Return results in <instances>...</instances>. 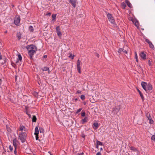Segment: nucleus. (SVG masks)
I'll return each mask as SVG.
<instances>
[{
	"instance_id": "9d476101",
	"label": "nucleus",
	"mask_w": 155,
	"mask_h": 155,
	"mask_svg": "<svg viewBox=\"0 0 155 155\" xmlns=\"http://www.w3.org/2000/svg\"><path fill=\"white\" fill-rule=\"evenodd\" d=\"M18 143V141L17 140L16 138L14 139L13 140V144L15 148L17 147V143Z\"/></svg>"
},
{
	"instance_id": "ddd939ff",
	"label": "nucleus",
	"mask_w": 155,
	"mask_h": 155,
	"mask_svg": "<svg viewBox=\"0 0 155 155\" xmlns=\"http://www.w3.org/2000/svg\"><path fill=\"white\" fill-rule=\"evenodd\" d=\"M137 90L140 94V96L142 100V101H143L144 100V97L142 93L137 88Z\"/></svg>"
},
{
	"instance_id": "4be33fe9",
	"label": "nucleus",
	"mask_w": 155,
	"mask_h": 155,
	"mask_svg": "<svg viewBox=\"0 0 155 155\" xmlns=\"http://www.w3.org/2000/svg\"><path fill=\"white\" fill-rule=\"evenodd\" d=\"M121 7L123 9H124L125 8V7L126 6V5L124 3H122L121 4Z\"/></svg>"
},
{
	"instance_id": "6e6552de",
	"label": "nucleus",
	"mask_w": 155,
	"mask_h": 155,
	"mask_svg": "<svg viewBox=\"0 0 155 155\" xmlns=\"http://www.w3.org/2000/svg\"><path fill=\"white\" fill-rule=\"evenodd\" d=\"M147 42L149 45V46L150 48L153 49L154 48V46L152 44L151 42L149 39H147L145 40Z\"/></svg>"
},
{
	"instance_id": "5fc2aeb1",
	"label": "nucleus",
	"mask_w": 155,
	"mask_h": 155,
	"mask_svg": "<svg viewBox=\"0 0 155 155\" xmlns=\"http://www.w3.org/2000/svg\"><path fill=\"white\" fill-rule=\"evenodd\" d=\"M26 113L28 115L29 114V112L28 111H26Z\"/></svg>"
},
{
	"instance_id": "a19ab883",
	"label": "nucleus",
	"mask_w": 155,
	"mask_h": 155,
	"mask_svg": "<svg viewBox=\"0 0 155 155\" xmlns=\"http://www.w3.org/2000/svg\"><path fill=\"white\" fill-rule=\"evenodd\" d=\"M17 148V147L15 148V150H14V154L15 155H17V151H16Z\"/></svg>"
},
{
	"instance_id": "9b49d317",
	"label": "nucleus",
	"mask_w": 155,
	"mask_h": 155,
	"mask_svg": "<svg viewBox=\"0 0 155 155\" xmlns=\"http://www.w3.org/2000/svg\"><path fill=\"white\" fill-rule=\"evenodd\" d=\"M88 118L87 117H84L83 119L81 120L80 123L82 124H84L87 122Z\"/></svg>"
},
{
	"instance_id": "58836bf2",
	"label": "nucleus",
	"mask_w": 155,
	"mask_h": 155,
	"mask_svg": "<svg viewBox=\"0 0 155 155\" xmlns=\"http://www.w3.org/2000/svg\"><path fill=\"white\" fill-rule=\"evenodd\" d=\"M81 115L82 117H84L85 115V112H82L81 113Z\"/></svg>"
},
{
	"instance_id": "052dcab7",
	"label": "nucleus",
	"mask_w": 155,
	"mask_h": 155,
	"mask_svg": "<svg viewBox=\"0 0 155 155\" xmlns=\"http://www.w3.org/2000/svg\"><path fill=\"white\" fill-rule=\"evenodd\" d=\"M15 80H16V79H17V76H15Z\"/></svg>"
},
{
	"instance_id": "72a5a7b5",
	"label": "nucleus",
	"mask_w": 155,
	"mask_h": 155,
	"mask_svg": "<svg viewBox=\"0 0 155 155\" xmlns=\"http://www.w3.org/2000/svg\"><path fill=\"white\" fill-rule=\"evenodd\" d=\"M52 18L53 19V20H55L56 17V14H53L52 15Z\"/></svg>"
},
{
	"instance_id": "4468645a",
	"label": "nucleus",
	"mask_w": 155,
	"mask_h": 155,
	"mask_svg": "<svg viewBox=\"0 0 155 155\" xmlns=\"http://www.w3.org/2000/svg\"><path fill=\"white\" fill-rule=\"evenodd\" d=\"M130 149L131 150H132L133 151H135L136 152H137L138 150L136 148H135V147H134L131 146V147H129Z\"/></svg>"
},
{
	"instance_id": "6ab92c4d",
	"label": "nucleus",
	"mask_w": 155,
	"mask_h": 155,
	"mask_svg": "<svg viewBox=\"0 0 155 155\" xmlns=\"http://www.w3.org/2000/svg\"><path fill=\"white\" fill-rule=\"evenodd\" d=\"M37 118L35 116L33 115L32 118V121L33 122H35L36 121Z\"/></svg>"
},
{
	"instance_id": "b1692460",
	"label": "nucleus",
	"mask_w": 155,
	"mask_h": 155,
	"mask_svg": "<svg viewBox=\"0 0 155 155\" xmlns=\"http://www.w3.org/2000/svg\"><path fill=\"white\" fill-rule=\"evenodd\" d=\"M29 30L31 32H33L34 31V29L33 26L31 25L29 26Z\"/></svg>"
},
{
	"instance_id": "a878e982",
	"label": "nucleus",
	"mask_w": 155,
	"mask_h": 155,
	"mask_svg": "<svg viewBox=\"0 0 155 155\" xmlns=\"http://www.w3.org/2000/svg\"><path fill=\"white\" fill-rule=\"evenodd\" d=\"M39 131L40 133H44V130L42 127H39Z\"/></svg>"
},
{
	"instance_id": "37998d69",
	"label": "nucleus",
	"mask_w": 155,
	"mask_h": 155,
	"mask_svg": "<svg viewBox=\"0 0 155 155\" xmlns=\"http://www.w3.org/2000/svg\"><path fill=\"white\" fill-rule=\"evenodd\" d=\"M148 64L150 66H152V64L151 63L150 60H149L148 61Z\"/></svg>"
},
{
	"instance_id": "412c9836",
	"label": "nucleus",
	"mask_w": 155,
	"mask_h": 155,
	"mask_svg": "<svg viewBox=\"0 0 155 155\" xmlns=\"http://www.w3.org/2000/svg\"><path fill=\"white\" fill-rule=\"evenodd\" d=\"M17 37L19 40L21 38V35L20 33H18L17 34Z\"/></svg>"
},
{
	"instance_id": "f03ea898",
	"label": "nucleus",
	"mask_w": 155,
	"mask_h": 155,
	"mask_svg": "<svg viewBox=\"0 0 155 155\" xmlns=\"http://www.w3.org/2000/svg\"><path fill=\"white\" fill-rule=\"evenodd\" d=\"M18 138L22 143H24L26 141V136L24 132L20 133L19 135Z\"/></svg>"
},
{
	"instance_id": "f257e3e1",
	"label": "nucleus",
	"mask_w": 155,
	"mask_h": 155,
	"mask_svg": "<svg viewBox=\"0 0 155 155\" xmlns=\"http://www.w3.org/2000/svg\"><path fill=\"white\" fill-rule=\"evenodd\" d=\"M26 48L28 51V53L31 59H32L34 55L37 51V47L35 45L32 44L27 46Z\"/></svg>"
},
{
	"instance_id": "603ef678",
	"label": "nucleus",
	"mask_w": 155,
	"mask_h": 155,
	"mask_svg": "<svg viewBox=\"0 0 155 155\" xmlns=\"http://www.w3.org/2000/svg\"><path fill=\"white\" fill-rule=\"evenodd\" d=\"M2 59V56L1 54V53H0V60H1V59Z\"/></svg>"
},
{
	"instance_id": "c03bdc74",
	"label": "nucleus",
	"mask_w": 155,
	"mask_h": 155,
	"mask_svg": "<svg viewBox=\"0 0 155 155\" xmlns=\"http://www.w3.org/2000/svg\"><path fill=\"white\" fill-rule=\"evenodd\" d=\"M77 155H84V153H78L77 154Z\"/></svg>"
},
{
	"instance_id": "de8ad7c7",
	"label": "nucleus",
	"mask_w": 155,
	"mask_h": 155,
	"mask_svg": "<svg viewBox=\"0 0 155 155\" xmlns=\"http://www.w3.org/2000/svg\"><path fill=\"white\" fill-rule=\"evenodd\" d=\"M96 155H101V153L100 152H98Z\"/></svg>"
},
{
	"instance_id": "69168bd1",
	"label": "nucleus",
	"mask_w": 155,
	"mask_h": 155,
	"mask_svg": "<svg viewBox=\"0 0 155 155\" xmlns=\"http://www.w3.org/2000/svg\"><path fill=\"white\" fill-rule=\"evenodd\" d=\"M75 101H77V100H78V99H77V98H76V99H75Z\"/></svg>"
},
{
	"instance_id": "a18cd8bd",
	"label": "nucleus",
	"mask_w": 155,
	"mask_h": 155,
	"mask_svg": "<svg viewBox=\"0 0 155 155\" xmlns=\"http://www.w3.org/2000/svg\"><path fill=\"white\" fill-rule=\"evenodd\" d=\"M36 135V140H38V138H39V137L38 136V135Z\"/></svg>"
},
{
	"instance_id": "5701e85b",
	"label": "nucleus",
	"mask_w": 155,
	"mask_h": 155,
	"mask_svg": "<svg viewBox=\"0 0 155 155\" xmlns=\"http://www.w3.org/2000/svg\"><path fill=\"white\" fill-rule=\"evenodd\" d=\"M96 142H97V145L102 146L103 145L102 143L100 141H99L97 140Z\"/></svg>"
},
{
	"instance_id": "338daca9",
	"label": "nucleus",
	"mask_w": 155,
	"mask_h": 155,
	"mask_svg": "<svg viewBox=\"0 0 155 155\" xmlns=\"http://www.w3.org/2000/svg\"><path fill=\"white\" fill-rule=\"evenodd\" d=\"M48 153H49L50 154H51V152H50V151H49V152H48Z\"/></svg>"
},
{
	"instance_id": "39448f33",
	"label": "nucleus",
	"mask_w": 155,
	"mask_h": 155,
	"mask_svg": "<svg viewBox=\"0 0 155 155\" xmlns=\"http://www.w3.org/2000/svg\"><path fill=\"white\" fill-rule=\"evenodd\" d=\"M152 85L150 84H147V87L146 88V90H145L147 92H150L152 90Z\"/></svg>"
},
{
	"instance_id": "a211bd4d",
	"label": "nucleus",
	"mask_w": 155,
	"mask_h": 155,
	"mask_svg": "<svg viewBox=\"0 0 155 155\" xmlns=\"http://www.w3.org/2000/svg\"><path fill=\"white\" fill-rule=\"evenodd\" d=\"M94 126L95 127V129H97L98 127V124L97 123H94L93 124Z\"/></svg>"
},
{
	"instance_id": "09e8293b",
	"label": "nucleus",
	"mask_w": 155,
	"mask_h": 155,
	"mask_svg": "<svg viewBox=\"0 0 155 155\" xmlns=\"http://www.w3.org/2000/svg\"><path fill=\"white\" fill-rule=\"evenodd\" d=\"M123 52H124L125 54H127V51L126 50H124Z\"/></svg>"
},
{
	"instance_id": "20e7f679",
	"label": "nucleus",
	"mask_w": 155,
	"mask_h": 155,
	"mask_svg": "<svg viewBox=\"0 0 155 155\" xmlns=\"http://www.w3.org/2000/svg\"><path fill=\"white\" fill-rule=\"evenodd\" d=\"M69 2L72 5V6L75 8L76 7V5L78 3L77 0H68Z\"/></svg>"
},
{
	"instance_id": "864d4df0",
	"label": "nucleus",
	"mask_w": 155,
	"mask_h": 155,
	"mask_svg": "<svg viewBox=\"0 0 155 155\" xmlns=\"http://www.w3.org/2000/svg\"><path fill=\"white\" fill-rule=\"evenodd\" d=\"M28 115L29 118H30L31 117V115L30 114H28Z\"/></svg>"
},
{
	"instance_id": "ea45409f",
	"label": "nucleus",
	"mask_w": 155,
	"mask_h": 155,
	"mask_svg": "<svg viewBox=\"0 0 155 155\" xmlns=\"http://www.w3.org/2000/svg\"><path fill=\"white\" fill-rule=\"evenodd\" d=\"M135 25L137 26V27H138V26H139V23L138 22V21H136L135 23Z\"/></svg>"
},
{
	"instance_id": "cd10ccee",
	"label": "nucleus",
	"mask_w": 155,
	"mask_h": 155,
	"mask_svg": "<svg viewBox=\"0 0 155 155\" xmlns=\"http://www.w3.org/2000/svg\"><path fill=\"white\" fill-rule=\"evenodd\" d=\"M57 34L58 35V36L60 37L61 36V35H62V34L61 32L60 31H58V32H57Z\"/></svg>"
},
{
	"instance_id": "4c0bfd02",
	"label": "nucleus",
	"mask_w": 155,
	"mask_h": 155,
	"mask_svg": "<svg viewBox=\"0 0 155 155\" xmlns=\"http://www.w3.org/2000/svg\"><path fill=\"white\" fill-rule=\"evenodd\" d=\"M18 60L20 61H21L22 59V58L20 54H19L18 55Z\"/></svg>"
},
{
	"instance_id": "13d9d810",
	"label": "nucleus",
	"mask_w": 155,
	"mask_h": 155,
	"mask_svg": "<svg viewBox=\"0 0 155 155\" xmlns=\"http://www.w3.org/2000/svg\"><path fill=\"white\" fill-rule=\"evenodd\" d=\"M2 79H0V84H1L2 83Z\"/></svg>"
},
{
	"instance_id": "680f3d73",
	"label": "nucleus",
	"mask_w": 155,
	"mask_h": 155,
	"mask_svg": "<svg viewBox=\"0 0 155 155\" xmlns=\"http://www.w3.org/2000/svg\"><path fill=\"white\" fill-rule=\"evenodd\" d=\"M84 105H85L86 103L85 102H84Z\"/></svg>"
},
{
	"instance_id": "393cba45",
	"label": "nucleus",
	"mask_w": 155,
	"mask_h": 155,
	"mask_svg": "<svg viewBox=\"0 0 155 155\" xmlns=\"http://www.w3.org/2000/svg\"><path fill=\"white\" fill-rule=\"evenodd\" d=\"M25 128V127L24 126H21L19 128V131H21L23 130Z\"/></svg>"
},
{
	"instance_id": "f704fd0d",
	"label": "nucleus",
	"mask_w": 155,
	"mask_h": 155,
	"mask_svg": "<svg viewBox=\"0 0 155 155\" xmlns=\"http://www.w3.org/2000/svg\"><path fill=\"white\" fill-rule=\"evenodd\" d=\"M81 98L82 100H84L85 98V96L84 95H82L81 96Z\"/></svg>"
},
{
	"instance_id": "4d7b16f0",
	"label": "nucleus",
	"mask_w": 155,
	"mask_h": 155,
	"mask_svg": "<svg viewBox=\"0 0 155 155\" xmlns=\"http://www.w3.org/2000/svg\"><path fill=\"white\" fill-rule=\"evenodd\" d=\"M43 57L44 58H47V56L46 55H45L43 56Z\"/></svg>"
},
{
	"instance_id": "1a4fd4ad",
	"label": "nucleus",
	"mask_w": 155,
	"mask_h": 155,
	"mask_svg": "<svg viewBox=\"0 0 155 155\" xmlns=\"http://www.w3.org/2000/svg\"><path fill=\"white\" fill-rule=\"evenodd\" d=\"M147 82L142 81L141 83V86L143 87V88L145 90H146V88L147 85Z\"/></svg>"
},
{
	"instance_id": "f8f14e48",
	"label": "nucleus",
	"mask_w": 155,
	"mask_h": 155,
	"mask_svg": "<svg viewBox=\"0 0 155 155\" xmlns=\"http://www.w3.org/2000/svg\"><path fill=\"white\" fill-rule=\"evenodd\" d=\"M140 57L143 60H145L146 59V55L144 54L143 52H142L140 53Z\"/></svg>"
},
{
	"instance_id": "bf43d9fd",
	"label": "nucleus",
	"mask_w": 155,
	"mask_h": 155,
	"mask_svg": "<svg viewBox=\"0 0 155 155\" xmlns=\"http://www.w3.org/2000/svg\"><path fill=\"white\" fill-rule=\"evenodd\" d=\"M96 148H98V145H97V146H96Z\"/></svg>"
},
{
	"instance_id": "c756f323",
	"label": "nucleus",
	"mask_w": 155,
	"mask_h": 155,
	"mask_svg": "<svg viewBox=\"0 0 155 155\" xmlns=\"http://www.w3.org/2000/svg\"><path fill=\"white\" fill-rule=\"evenodd\" d=\"M135 58H136V61L137 62H138V57H137V53L136 52H135Z\"/></svg>"
},
{
	"instance_id": "7ed1b4c3",
	"label": "nucleus",
	"mask_w": 155,
	"mask_h": 155,
	"mask_svg": "<svg viewBox=\"0 0 155 155\" xmlns=\"http://www.w3.org/2000/svg\"><path fill=\"white\" fill-rule=\"evenodd\" d=\"M107 16L109 21L112 24H114L115 21L114 18L113 17L111 14L108 13L107 15Z\"/></svg>"
},
{
	"instance_id": "aec40b11",
	"label": "nucleus",
	"mask_w": 155,
	"mask_h": 155,
	"mask_svg": "<svg viewBox=\"0 0 155 155\" xmlns=\"http://www.w3.org/2000/svg\"><path fill=\"white\" fill-rule=\"evenodd\" d=\"M146 116L148 120L151 118L150 114L149 113H146Z\"/></svg>"
},
{
	"instance_id": "dca6fc26",
	"label": "nucleus",
	"mask_w": 155,
	"mask_h": 155,
	"mask_svg": "<svg viewBox=\"0 0 155 155\" xmlns=\"http://www.w3.org/2000/svg\"><path fill=\"white\" fill-rule=\"evenodd\" d=\"M39 134V130L37 127H36L35 129V132L34 134L35 135H38Z\"/></svg>"
},
{
	"instance_id": "c9c22d12",
	"label": "nucleus",
	"mask_w": 155,
	"mask_h": 155,
	"mask_svg": "<svg viewBox=\"0 0 155 155\" xmlns=\"http://www.w3.org/2000/svg\"><path fill=\"white\" fill-rule=\"evenodd\" d=\"M82 109V108H80L79 109H78L76 112V114H78L81 110Z\"/></svg>"
},
{
	"instance_id": "c85d7f7f",
	"label": "nucleus",
	"mask_w": 155,
	"mask_h": 155,
	"mask_svg": "<svg viewBox=\"0 0 155 155\" xmlns=\"http://www.w3.org/2000/svg\"><path fill=\"white\" fill-rule=\"evenodd\" d=\"M124 49L123 48H120L119 49L118 51V53H121V52H123Z\"/></svg>"
},
{
	"instance_id": "2eb2a0df",
	"label": "nucleus",
	"mask_w": 155,
	"mask_h": 155,
	"mask_svg": "<svg viewBox=\"0 0 155 155\" xmlns=\"http://www.w3.org/2000/svg\"><path fill=\"white\" fill-rule=\"evenodd\" d=\"M125 2L126 3L127 5L130 8H132V5L130 3V2L128 0H126Z\"/></svg>"
},
{
	"instance_id": "6e6d98bb",
	"label": "nucleus",
	"mask_w": 155,
	"mask_h": 155,
	"mask_svg": "<svg viewBox=\"0 0 155 155\" xmlns=\"http://www.w3.org/2000/svg\"><path fill=\"white\" fill-rule=\"evenodd\" d=\"M117 109L116 108H113V111H114V110H116Z\"/></svg>"
},
{
	"instance_id": "473e14b6",
	"label": "nucleus",
	"mask_w": 155,
	"mask_h": 155,
	"mask_svg": "<svg viewBox=\"0 0 155 155\" xmlns=\"http://www.w3.org/2000/svg\"><path fill=\"white\" fill-rule=\"evenodd\" d=\"M69 57L71 58L72 59H73L74 57V55H72V54H71L69 56Z\"/></svg>"
},
{
	"instance_id": "e2e57ef3",
	"label": "nucleus",
	"mask_w": 155,
	"mask_h": 155,
	"mask_svg": "<svg viewBox=\"0 0 155 155\" xmlns=\"http://www.w3.org/2000/svg\"><path fill=\"white\" fill-rule=\"evenodd\" d=\"M103 150V149H102V148H100V150Z\"/></svg>"
},
{
	"instance_id": "f3484780",
	"label": "nucleus",
	"mask_w": 155,
	"mask_h": 155,
	"mask_svg": "<svg viewBox=\"0 0 155 155\" xmlns=\"http://www.w3.org/2000/svg\"><path fill=\"white\" fill-rule=\"evenodd\" d=\"M41 70L43 71H48L49 72V68L47 67H45L41 68Z\"/></svg>"
},
{
	"instance_id": "49530a36",
	"label": "nucleus",
	"mask_w": 155,
	"mask_h": 155,
	"mask_svg": "<svg viewBox=\"0 0 155 155\" xmlns=\"http://www.w3.org/2000/svg\"><path fill=\"white\" fill-rule=\"evenodd\" d=\"M81 91L79 90H78L76 92L77 94H81Z\"/></svg>"
},
{
	"instance_id": "0eeeda50",
	"label": "nucleus",
	"mask_w": 155,
	"mask_h": 155,
	"mask_svg": "<svg viewBox=\"0 0 155 155\" xmlns=\"http://www.w3.org/2000/svg\"><path fill=\"white\" fill-rule=\"evenodd\" d=\"M80 63L81 61L79 60V59L77 61V68L78 71V72L79 73H81V68L80 66Z\"/></svg>"
},
{
	"instance_id": "423d86ee",
	"label": "nucleus",
	"mask_w": 155,
	"mask_h": 155,
	"mask_svg": "<svg viewBox=\"0 0 155 155\" xmlns=\"http://www.w3.org/2000/svg\"><path fill=\"white\" fill-rule=\"evenodd\" d=\"M20 21V18L19 17L15 18L14 20V22L15 24L16 25H19Z\"/></svg>"
},
{
	"instance_id": "3c124183",
	"label": "nucleus",
	"mask_w": 155,
	"mask_h": 155,
	"mask_svg": "<svg viewBox=\"0 0 155 155\" xmlns=\"http://www.w3.org/2000/svg\"><path fill=\"white\" fill-rule=\"evenodd\" d=\"M95 55L98 58L99 57V55L97 53H96L95 54Z\"/></svg>"
},
{
	"instance_id": "8fccbe9b",
	"label": "nucleus",
	"mask_w": 155,
	"mask_h": 155,
	"mask_svg": "<svg viewBox=\"0 0 155 155\" xmlns=\"http://www.w3.org/2000/svg\"><path fill=\"white\" fill-rule=\"evenodd\" d=\"M81 137H82L84 138L85 137V135H84V134H82Z\"/></svg>"
},
{
	"instance_id": "774afa93",
	"label": "nucleus",
	"mask_w": 155,
	"mask_h": 155,
	"mask_svg": "<svg viewBox=\"0 0 155 155\" xmlns=\"http://www.w3.org/2000/svg\"><path fill=\"white\" fill-rule=\"evenodd\" d=\"M12 6L13 7H14V5H12Z\"/></svg>"
},
{
	"instance_id": "bb28decb",
	"label": "nucleus",
	"mask_w": 155,
	"mask_h": 155,
	"mask_svg": "<svg viewBox=\"0 0 155 155\" xmlns=\"http://www.w3.org/2000/svg\"><path fill=\"white\" fill-rule=\"evenodd\" d=\"M6 129H7V131L9 132H11L12 130H11V129L10 128V127L8 126L7 125H6Z\"/></svg>"
},
{
	"instance_id": "2f4dec72",
	"label": "nucleus",
	"mask_w": 155,
	"mask_h": 155,
	"mask_svg": "<svg viewBox=\"0 0 155 155\" xmlns=\"http://www.w3.org/2000/svg\"><path fill=\"white\" fill-rule=\"evenodd\" d=\"M56 30L57 32L60 31V27L59 26H57L56 28Z\"/></svg>"
},
{
	"instance_id": "79ce46f5",
	"label": "nucleus",
	"mask_w": 155,
	"mask_h": 155,
	"mask_svg": "<svg viewBox=\"0 0 155 155\" xmlns=\"http://www.w3.org/2000/svg\"><path fill=\"white\" fill-rule=\"evenodd\" d=\"M34 95H35V96H37L38 95V93L37 92H34Z\"/></svg>"
},
{
	"instance_id": "e433bc0d",
	"label": "nucleus",
	"mask_w": 155,
	"mask_h": 155,
	"mask_svg": "<svg viewBox=\"0 0 155 155\" xmlns=\"http://www.w3.org/2000/svg\"><path fill=\"white\" fill-rule=\"evenodd\" d=\"M9 148L11 151H12L13 150V147L10 145L9 146Z\"/></svg>"
},
{
	"instance_id": "7c9ffc66",
	"label": "nucleus",
	"mask_w": 155,
	"mask_h": 155,
	"mask_svg": "<svg viewBox=\"0 0 155 155\" xmlns=\"http://www.w3.org/2000/svg\"><path fill=\"white\" fill-rule=\"evenodd\" d=\"M149 123L150 124H153V121L152 120V118H151L150 119H149Z\"/></svg>"
},
{
	"instance_id": "0e129e2a",
	"label": "nucleus",
	"mask_w": 155,
	"mask_h": 155,
	"mask_svg": "<svg viewBox=\"0 0 155 155\" xmlns=\"http://www.w3.org/2000/svg\"><path fill=\"white\" fill-rule=\"evenodd\" d=\"M13 64H14L13 63H11V64H12V66H13Z\"/></svg>"
}]
</instances>
